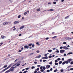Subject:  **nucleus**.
Listing matches in <instances>:
<instances>
[{
  "label": "nucleus",
  "instance_id": "1",
  "mask_svg": "<svg viewBox=\"0 0 73 73\" xmlns=\"http://www.w3.org/2000/svg\"><path fill=\"white\" fill-rule=\"evenodd\" d=\"M15 65L16 64H15L11 67V68L9 69L10 72L11 71V72H13L14 70V68H16V66H17ZM15 66L14 67L13 66Z\"/></svg>",
  "mask_w": 73,
  "mask_h": 73
},
{
  "label": "nucleus",
  "instance_id": "2",
  "mask_svg": "<svg viewBox=\"0 0 73 73\" xmlns=\"http://www.w3.org/2000/svg\"><path fill=\"white\" fill-rule=\"evenodd\" d=\"M9 22H6L3 23V25H7L8 24H9Z\"/></svg>",
  "mask_w": 73,
  "mask_h": 73
},
{
  "label": "nucleus",
  "instance_id": "3",
  "mask_svg": "<svg viewBox=\"0 0 73 73\" xmlns=\"http://www.w3.org/2000/svg\"><path fill=\"white\" fill-rule=\"evenodd\" d=\"M65 39H66V40H71L72 38H69V37H65L64 38Z\"/></svg>",
  "mask_w": 73,
  "mask_h": 73
},
{
  "label": "nucleus",
  "instance_id": "4",
  "mask_svg": "<svg viewBox=\"0 0 73 73\" xmlns=\"http://www.w3.org/2000/svg\"><path fill=\"white\" fill-rule=\"evenodd\" d=\"M24 49V48L23 47H22L21 48V50H19L18 51V52L19 53H20L22 51H23V50Z\"/></svg>",
  "mask_w": 73,
  "mask_h": 73
},
{
  "label": "nucleus",
  "instance_id": "5",
  "mask_svg": "<svg viewBox=\"0 0 73 73\" xmlns=\"http://www.w3.org/2000/svg\"><path fill=\"white\" fill-rule=\"evenodd\" d=\"M25 49H28L29 48V46L27 45H25L24 46Z\"/></svg>",
  "mask_w": 73,
  "mask_h": 73
},
{
  "label": "nucleus",
  "instance_id": "6",
  "mask_svg": "<svg viewBox=\"0 0 73 73\" xmlns=\"http://www.w3.org/2000/svg\"><path fill=\"white\" fill-rule=\"evenodd\" d=\"M25 27V26L24 25H23L22 26H21V27H20V29H24V28Z\"/></svg>",
  "mask_w": 73,
  "mask_h": 73
},
{
  "label": "nucleus",
  "instance_id": "7",
  "mask_svg": "<svg viewBox=\"0 0 73 73\" xmlns=\"http://www.w3.org/2000/svg\"><path fill=\"white\" fill-rule=\"evenodd\" d=\"M18 23H19V22L17 21H15L14 23V25H16V24H18Z\"/></svg>",
  "mask_w": 73,
  "mask_h": 73
},
{
  "label": "nucleus",
  "instance_id": "8",
  "mask_svg": "<svg viewBox=\"0 0 73 73\" xmlns=\"http://www.w3.org/2000/svg\"><path fill=\"white\" fill-rule=\"evenodd\" d=\"M63 49H65L66 50H67L68 49V48L66 46H64L63 47Z\"/></svg>",
  "mask_w": 73,
  "mask_h": 73
},
{
  "label": "nucleus",
  "instance_id": "9",
  "mask_svg": "<svg viewBox=\"0 0 73 73\" xmlns=\"http://www.w3.org/2000/svg\"><path fill=\"white\" fill-rule=\"evenodd\" d=\"M12 65V64H10L9 65V66L6 68H7V69H9V68H10Z\"/></svg>",
  "mask_w": 73,
  "mask_h": 73
},
{
  "label": "nucleus",
  "instance_id": "10",
  "mask_svg": "<svg viewBox=\"0 0 73 73\" xmlns=\"http://www.w3.org/2000/svg\"><path fill=\"white\" fill-rule=\"evenodd\" d=\"M65 52V50H60V53H64Z\"/></svg>",
  "mask_w": 73,
  "mask_h": 73
},
{
  "label": "nucleus",
  "instance_id": "11",
  "mask_svg": "<svg viewBox=\"0 0 73 73\" xmlns=\"http://www.w3.org/2000/svg\"><path fill=\"white\" fill-rule=\"evenodd\" d=\"M48 56H45L44 57H42V59H47V58H48Z\"/></svg>",
  "mask_w": 73,
  "mask_h": 73
},
{
  "label": "nucleus",
  "instance_id": "12",
  "mask_svg": "<svg viewBox=\"0 0 73 73\" xmlns=\"http://www.w3.org/2000/svg\"><path fill=\"white\" fill-rule=\"evenodd\" d=\"M50 65H47L46 66V68L48 69V68H50Z\"/></svg>",
  "mask_w": 73,
  "mask_h": 73
},
{
  "label": "nucleus",
  "instance_id": "13",
  "mask_svg": "<svg viewBox=\"0 0 73 73\" xmlns=\"http://www.w3.org/2000/svg\"><path fill=\"white\" fill-rule=\"evenodd\" d=\"M3 36V35L1 36V38H2V39H4V38H6V36Z\"/></svg>",
  "mask_w": 73,
  "mask_h": 73
},
{
  "label": "nucleus",
  "instance_id": "14",
  "mask_svg": "<svg viewBox=\"0 0 73 73\" xmlns=\"http://www.w3.org/2000/svg\"><path fill=\"white\" fill-rule=\"evenodd\" d=\"M72 59H68L67 60L69 62V63H70V61H71Z\"/></svg>",
  "mask_w": 73,
  "mask_h": 73
},
{
  "label": "nucleus",
  "instance_id": "15",
  "mask_svg": "<svg viewBox=\"0 0 73 73\" xmlns=\"http://www.w3.org/2000/svg\"><path fill=\"white\" fill-rule=\"evenodd\" d=\"M54 10L53 9H50V10H48V11H54Z\"/></svg>",
  "mask_w": 73,
  "mask_h": 73
},
{
  "label": "nucleus",
  "instance_id": "16",
  "mask_svg": "<svg viewBox=\"0 0 73 73\" xmlns=\"http://www.w3.org/2000/svg\"><path fill=\"white\" fill-rule=\"evenodd\" d=\"M7 68H6L4 69V70H3L2 71V72H4V71H5V70H7Z\"/></svg>",
  "mask_w": 73,
  "mask_h": 73
},
{
  "label": "nucleus",
  "instance_id": "17",
  "mask_svg": "<svg viewBox=\"0 0 73 73\" xmlns=\"http://www.w3.org/2000/svg\"><path fill=\"white\" fill-rule=\"evenodd\" d=\"M64 62H65V64H68L69 63V62L68 61H65Z\"/></svg>",
  "mask_w": 73,
  "mask_h": 73
},
{
  "label": "nucleus",
  "instance_id": "18",
  "mask_svg": "<svg viewBox=\"0 0 73 73\" xmlns=\"http://www.w3.org/2000/svg\"><path fill=\"white\" fill-rule=\"evenodd\" d=\"M70 15H68L66 17H65V19H68V17H69Z\"/></svg>",
  "mask_w": 73,
  "mask_h": 73
},
{
  "label": "nucleus",
  "instance_id": "19",
  "mask_svg": "<svg viewBox=\"0 0 73 73\" xmlns=\"http://www.w3.org/2000/svg\"><path fill=\"white\" fill-rule=\"evenodd\" d=\"M11 72V71L10 70L6 71L5 73H8V72Z\"/></svg>",
  "mask_w": 73,
  "mask_h": 73
},
{
  "label": "nucleus",
  "instance_id": "20",
  "mask_svg": "<svg viewBox=\"0 0 73 73\" xmlns=\"http://www.w3.org/2000/svg\"><path fill=\"white\" fill-rule=\"evenodd\" d=\"M52 50H48V52L50 53L52 52Z\"/></svg>",
  "mask_w": 73,
  "mask_h": 73
},
{
  "label": "nucleus",
  "instance_id": "21",
  "mask_svg": "<svg viewBox=\"0 0 73 73\" xmlns=\"http://www.w3.org/2000/svg\"><path fill=\"white\" fill-rule=\"evenodd\" d=\"M62 61H60L59 62V64H62Z\"/></svg>",
  "mask_w": 73,
  "mask_h": 73
},
{
  "label": "nucleus",
  "instance_id": "22",
  "mask_svg": "<svg viewBox=\"0 0 73 73\" xmlns=\"http://www.w3.org/2000/svg\"><path fill=\"white\" fill-rule=\"evenodd\" d=\"M32 45V43H31L30 44H29L28 45L29 46H31Z\"/></svg>",
  "mask_w": 73,
  "mask_h": 73
},
{
  "label": "nucleus",
  "instance_id": "23",
  "mask_svg": "<svg viewBox=\"0 0 73 73\" xmlns=\"http://www.w3.org/2000/svg\"><path fill=\"white\" fill-rule=\"evenodd\" d=\"M57 37V36H54V37H52V38H56Z\"/></svg>",
  "mask_w": 73,
  "mask_h": 73
},
{
  "label": "nucleus",
  "instance_id": "24",
  "mask_svg": "<svg viewBox=\"0 0 73 73\" xmlns=\"http://www.w3.org/2000/svg\"><path fill=\"white\" fill-rule=\"evenodd\" d=\"M21 17V15H19L18 16V19H19V18H20Z\"/></svg>",
  "mask_w": 73,
  "mask_h": 73
},
{
  "label": "nucleus",
  "instance_id": "25",
  "mask_svg": "<svg viewBox=\"0 0 73 73\" xmlns=\"http://www.w3.org/2000/svg\"><path fill=\"white\" fill-rule=\"evenodd\" d=\"M43 69L44 70H45V69H46V68H45V67L43 66Z\"/></svg>",
  "mask_w": 73,
  "mask_h": 73
},
{
  "label": "nucleus",
  "instance_id": "26",
  "mask_svg": "<svg viewBox=\"0 0 73 73\" xmlns=\"http://www.w3.org/2000/svg\"><path fill=\"white\" fill-rule=\"evenodd\" d=\"M57 69L56 68V70H54V72H56L57 71Z\"/></svg>",
  "mask_w": 73,
  "mask_h": 73
},
{
  "label": "nucleus",
  "instance_id": "27",
  "mask_svg": "<svg viewBox=\"0 0 73 73\" xmlns=\"http://www.w3.org/2000/svg\"><path fill=\"white\" fill-rule=\"evenodd\" d=\"M35 68V66H33L31 67V69H34Z\"/></svg>",
  "mask_w": 73,
  "mask_h": 73
},
{
  "label": "nucleus",
  "instance_id": "28",
  "mask_svg": "<svg viewBox=\"0 0 73 73\" xmlns=\"http://www.w3.org/2000/svg\"><path fill=\"white\" fill-rule=\"evenodd\" d=\"M65 64V62H63V63H62V65H64V64Z\"/></svg>",
  "mask_w": 73,
  "mask_h": 73
},
{
  "label": "nucleus",
  "instance_id": "29",
  "mask_svg": "<svg viewBox=\"0 0 73 73\" xmlns=\"http://www.w3.org/2000/svg\"><path fill=\"white\" fill-rule=\"evenodd\" d=\"M58 64V63H55V65H57Z\"/></svg>",
  "mask_w": 73,
  "mask_h": 73
},
{
  "label": "nucleus",
  "instance_id": "30",
  "mask_svg": "<svg viewBox=\"0 0 73 73\" xmlns=\"http://www.w3.org/2000/svg\"><path fill=\"white\" fill-rule=\"evenodd\" d=\"M38 58H40V57H41V55H38Z\"/></svg>",
  "mask_w": 73,
  "mask_h": 73
},
{
  "label": "nucleus",
  "instance_id": "31",
  "mask_svg": "<svg viewBox=\"0 0 73 73\" xmlns=\"http://www.w3.org/2000/svg\"><path fill=\"white\" fill-rule=\"evenodd\" d=\"M36 69V70H37L38 71V70H39L40 68H37V69Z\"/></svg>",
  "mask_w": 73,
  "mask_h": 73
},
{
  "label": "nucleus",
  "instance_id": "32",
  "mask_svg": "<svg viewBox=\"0 0 73 73\" xmlns=\"http://www.w3.org/2000/svg\"><path fill=\"white\" fill-rule=\"evenodd\" d=\"M60 72H64V70H63L62 69L61 70Z\"/></svg>",
  "mask_w": 73,
  "mask_h": 73
},
{
  "label": "nucleus",
  "instance_id": "33",
  "mask_svg": "<svg viewBox=\"0 0 73 73\" xmlns=\"http://www.w3.org/2000/svg\"><path fill=\"white\" fill-rule=\"evenodd\" d=\"M73 53L72 52H69L68 53V54H72Z\"/></svg>",
  "mask_w": 73,
  "mask_h": 73
},
{
  "label": "nucleus",
  "instance_id": "34",
  "mask_svg": "<svg viewBox=\"0 0 73 73\" xmlns=\"http://www.w3.org/2000/svg\"><path fill=\"white\" fill-rule=\"evenodd\" d=\"M52 56L50 55V56H49L48 58H52Z\"/></svg>",
  "mask_w": 73,
  "mask_h": 73
},
{
  "label": "nucleus",
  "instance_id": "35",
  "mask_svg": "<svg viewBox=\"0 0 73 73\" xmlns=\"http://www.w3.org/2000/svg\"><path fill=\"white\" fill-rule=\"evenodd\" d=\"M32 47L33 48H34V47H35V45L34 44H33L32 45Z\"/></svg>",
  "mask_w": 73,
  "mask_h": 73
},
{
  "label": "nucleus",
  "instance_id": "36",
  "mask_svg": "<svg viewBox=\"0 0 73 73\" xmlns=\"http://www.w3.org/2000/svg\"><path fill=\"white\" fill-rule=\"evenodd\" d=\"M40 11V9L39 8L37 9L38 12Z\"/></svg>",
  "mask_w": 73,
  "mask_h": 73
},
{
  "label": "nucleus",
  "instance_id": "37",
  "mask_svg": "<svg viewBox=\"0 0 73 73\" xmlns=\"http://www.w3.org/2000/svg\"><path fill=\"white\" fill-rule=\"evenodd\" d=\"M40 71H41V72H44V70L41 69L40 70Z\"/></svg>",
  "mask_w": 73,
  "mask_h": 73
},
{
  "label": "nucleus",
  "instance_id": "38",
  "mask_svg": "<svg viewBox=\"0 0 73 73\" xmlns=\"http://www.w3.org/2000/svg\"><path fill=\"white\" fill-rule=\"evenodd\" d=\"M33 53H31L30 54V56H31L32 55H33Z\"/></svg>",
  "mask_w": 73,
  "mask_h": 73
},
{
  "label": "nucleus",
  "instance_id": "39",
  "mask_svg": "<svg viewBox=\"0 0 73 73\" xmlns=\"http://www.w3.org/2000/svg\"><path fill=\"white\" fill-rule=\"evenodd\" d=\"M27 70H26L23 73H27Z\"/></svg>",
  "mask_w": 73,
  "mask_h": 73
},
{
  "label": "nucleus",
  "instance_id": "40",
  "mask_svg": "<svg viewBox=\"0 0 73 73\" xmlns=\"http://www.w3.org/2000/svg\"><path fill=\"white\" fill-rule=\"evenodd\" d=\"M58 62V61L57 60H56L55 61V63H56V62Z\"/></svg>",
  "mask_w": 73,
  "mask_h": 73
},
{
  "label": "nucleus",
  "instance_id": "41",
  "mask_svg": "<svg viewBox=\"0 0 73 73\" xmlns=\"http://www.w3.org/2000/svg\"><path fill=\"white\" fill-rule=\"evenodd\" d=\"M61 60V59H60V58H58L57 59V60H58V61H60V60Z\"/></svg>",
  "mask_w": 73,
  "mask_h": 73
},
{
  "label": "nucleus",
  "instance_id": "42",
  "mask_svg": "<svg viewBox=\"0 0 73 73\" xmlns=\"http://www.w3.org/2000/svg\"><path fill=\"white\" fill-rule=\"evenodd\" d=\"M37 70H36V69L35 71L34 72V73H37Z\"/></svg>",
  "mask_w": 73,
  "mask_h": 73
},
{
  "label": "nucleus",
  "instance_id": "43",
  "mask_svg": "<svg viewBox=\"0 0 73 73\" xmlns=\"http://www.w3.org/2000/svg\"><path fill=\"white\" fill-rule=\"evenodd\" d=\"M43 62H45L46 61V60H43Z\"/></svg>",
  "mask_w": 73,
  "mask_h": 73
},
{
  "label": "nucleus",
  "instance_id": "44",
  "mask_svg": "<svg viewBox=\"0 0 73 73\" xmlns=\"http://www.w3.org/2000/svg\"><path fill=\"white\" fill-rule=\"evenodd\" d=\"M63 44H66V42H64L63 43Z\"/></svg>",
  "mask_w": 73,
  "mask_h": 73
},
{
  "label": "nucleus",
  "instance_id": "45",
  "mask_svg": "<svg viewBox=\"0 0 73 73\" xmlns=\"http://www.w3.org/2000/svg\"><path fill=\"white\" fill-rule=\"evenodd\" d=\"M24 14L25 15H27V12H26Z\"/></svg>",
  "mask_w": 73,
  "mask_h": 73
},
{
  "label": "nucleus",
  "instance_id": "46",
  "mask_svg": "<svg viewBox=\"0 0 73 73\" xmlns=\"http://www.w3.org/2000/svg\"><path fill=\"white\" fill-rule=\"evenodd\" d=\"M70 64H73V61H72V62H70Z\"/></svg>",
  "mask_w": 73,
  "mask_h": 73
},
{
  "label": "nucleus",
  "instance_id": "47",
  "mask_svg": "<svg viewBox=\"0 0 73 73\" xmlns=\"http://www.w3.org/2000/svg\"><path fill=\"white\" fill-rule=\"evenodd\" d=\"M7 65L4 66L3 68H7Z\"/></svg>",
  "mask_w": 73,
  "mask_h": 73
},
{
  "label": "nucleus",
  "instance_id": "48",
  "mask_svg": "<svg viewBox=\"0 0 73 73\" xmlns=\"http://www.w3.org/2000/svg\"><path fill=\"white\" fill-rule=\"evenodd\" d=\"M53 3L54 4H56V2H54Z\"/></svg>",
  "mask_w": 73,
  "mask_h": 73
},
{
  "label": "nucleus",
  "instance_id": "49",
  "mask_svg": "<svg viewBox=\"0 0 73 73\" xmlns=\"http://www.w3.org/2000/svg\"><path fill=\"white\" fill-rule=\"evenodd\" d=\"M52 70H53V68H51L50 69V71H52Z\"/></svg>",
  "mask_w": 73,
  "mask_h": 73
},
{
  "label": "nucleus",
  "instance_id": "50",
  "mask_svg": "<svg viewBox=\"0 0 73 73\" xmlns=\"http://www.w3.org/2000/svg\"><path fill=\"white\" fill-rule=\"evenodd\" d=\"M26 70H28L29 69V68H25Z\"/></svg>",
  "mask_w": 73,
  "mask_h": 73
},
{
  "label": "nucleus",
  "instance_id": "51",
  "mask_svg": "<svg viewBox=\"0 0 73 73\" xmlns=\"http://www.w3.org/2000/svg\"><path fill=\"white\" fill-rule=\"evenodd\" d=\"M48 38H49L47 37L45 38V39L46 40H48Z\"/></svg>",
  "mask_w": 73,
  "mask_h": 73
},
{
  "label": "nucleus",
  "instance_id": "52",
  "mask_svg": "<svg viewBox=\"0 0 73 73\" xmlns=\"http://www.w3.org/2000/svg\"><path fill=\"white\" fill-rule=\"evenodd\" d=\"M40 66H41V65H37V67H40Z\"/></svg>",
  "mask_w": 73,
  "mask_h": 73
},
{
  "label": "nucleus",
  "instance_id": "53",
  "mask_svg": "<svg viewBox=\"0 0 73 73\" xmlns=\"http://www.w3.org/2000/svg\"><path fill=\"white\" fill-rule=\"evenodd\" d=\"M47 72H50V70H47Z\"/></svg>",
  "mask_w": 73,
  "mask_h": 73
},
{
  "label": "nucleus",
  "instance_id": "54",
  "mask_svg": "<svg viewBox=\"0 0 73 73\" xmlns=\"http://www.w3.org/2000/svg\"><path fill=\"white\" fill-rule=\"evenodd\" d=\"M40 69H42V66H41L40 67Z\"/></svg>",
  "mask_w": 73,
  "mask_h": 73
},
{
  "label": "nucleus",
  "instance_id": "55",
  "mask_svg": "<svg viewBox=\"0 0 73 73\" xmlns=\"http://www.w3.org/2000/svg\"><path fill=\"white\" fill-rule=\"evenodd\" d=\"M52 62H50L49 63V64H50V65H52Z\"/></svg>",
  "mask_w": 73,
  "mask_h": 73
},
{
  "label": "nucleus",
  "instance_id": "56",
  "mask_svg": "<svg viewBox=\"0 0 73 73\" xmlns=\"http://www.w3.org/2000/svg\"><path fill=\"white\" fill-rule=\"evenodd\" d=\"M62 48H63V47H62V46H61L60 47V49H62Z\"/></svg>",
  "mask_w": 73,
  "mask_h": 73
},
{
  "label": "nucleus",
  "instance_id": "57",
  "mask_svg": "<svg viewBox=\"0 0 73 73\" xmlns=\"http://www.w3.org/2000/svg\"><path fill=\"white\" fill-rule=\"evenodd\" d=\"M62 61H64V58H63L62 59Z\"/></svg>",
  "mask_w": 73,
  "mask_h": 73
},
{
  "label": "nucleus",
  "instance_id": "58",
  "mask_svg": "<svg viewBox=\"0 0 73 73\" xmlns=\"http://www.w3.org/2000/svg\"><path fill=\"white\" fill-rule=\"evenodd\" d=\"M16 28H15V29H13V31H15L16 30Z\"/></svg>",
  "mask_w": 73,
  "mask_h": 73
},
{
  "label": "nucleus",
  "instance_id": "59",
  "mask_svg": "<svg viewBox=\"0 0 73 73\" xmlns=\"http://www.w3.org/2000/svg\"><path fill=\"white\" fill-rule=\"evenodd\" d=\"M70 70H73V68H70Z\"/></svg>",
  "mask_w": 73,
  "mask_h": 73
},
{
  "label": "nucleus",
  "instance_id": "60",
  "mask_svg": "<svg viewBox=\"0 0 73 73\" xmlns=\"http://www.w3.org/2000/svg\"><path fill=\"white\" fill-rule=\"evenodd\" d=\"M34 64H37V62H34Z\"/></svg>",
  "mask_w": 73,
  "mask_h": 73
},
{
  "label": "nucleus",
  "instance_id": "61",
  "mask_svg": "<svg viewBox=\"0 0 73 73\" xmlns=\"http://www.w3.org/2000/svg\"><path fill=\"white\" fill-rule=\"evenodd\" d=\"M41 73V72H40V71H38L37 72V73Z\"/></svg>",
  "mask_w": 73,
  "mask_h": 73
},
{
  "label": "nucleus",
  "instance_id": "62",
  "mask_svg": "<svg viewBox=\"0 0 73 73\" xmlns=\"http://www.w3.org/2000/svg\"><path fill=\"white\" fill-rule=\"evenodd\" d=\"M20 65V64H17V66H19V65Z\"/></svg>",
  "mask_w": 73,
  "mask_h": 73
},
{
  "label": "nucleus",
  "instance_id": "63",
  "mask_svg": "<svg viewBox=\"0 0 73 73\" xmlns=\"http://www.w3.org/2000/svg\"><path fill=\"white\" fill-rule=\"evenodd\" d=\"M37 53H39L40 52V51H39V50H37L36 51Z\"/></svg>",
  "mask_w": 73,
  "mask_h": 73
},
{
  "label": "nucleus",
  "instance_id": "64",
  "mask_svg": "<svg viewBox=\"0 0 73 73\" xmlns=\"http://www.w3.org/2000/svg\"><path fill=\"white\" fill-rule=\"evenodd\" d=\"M51 3L50 2H49L48 3V4H51Z\"/></svg>",
  "mask_w": 73,
  "mask_h": 73
}]
</instances>
